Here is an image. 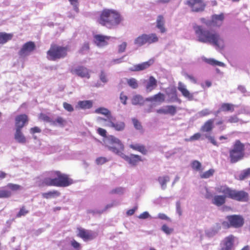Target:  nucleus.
Returning <instances> with one entry per match:
<instances>
[{
	"label": "nucleus",
	"instance_id": "cd10ccee",
	"mask_svg": "<svg viewBox=\"0 0 250 250\" xmlns=\"http://www.w3.org/2000/svg\"><path fill=\"white\" fill-rule=\"evenodd\" d=\"M130 148H132L133 150L139 151L141 152L143 155L146 154L147 152V150L146 148V146L142 144H131L129 146Z\"/></svg>",
	"mask_w": 250,
	"mask_h": 250
},
{
	"label": "nucleus",
	"instance_id": "6e6d98bb",
	"mask_svg": "<svg viewBox=\"0 0 250 250\" xmlns=\"http://www.w3.org/2000/svg\"><path fill=\"white\" fill-rule=\"evenodd\" d=\"M126 46H127V43L126 42H122L118 46V52L119 53H123V52H125L126 49Z\"/></svg>",
	"mask_w": 250,
	"mask_h": 250
},
{
	"label": "nucleus",
	"instance_id": "7c9ffc66",
	"mask_svg": "<svg viewBox=\"0 0 250 250\" xmlns=\"http://www.w3.org/2000/svg\"><path fill=\"white\" fill-rule=\"evenodd\" d=\"M77 106L83 109H90L93 106V102L90 100L80 101L78 102Z\"/></svg>",
	"mask_w": 250,
	"mask_h": 250
},
{
	"label": "nucleus",
	"instance_id": "8fccbe9b",
	"mask_svg": "<svg viewBox=\"0 0 250 250\" xmlns=\"http://www.w3.org/2000/svg\"><path fill=\"white\" fill-rule=\"evenodd\" d=\"M107 159L104 157H100L96 159V163L98 165H103L107 162Z\"/></svg>",
	"mask_w": 250,
	"mask_h": 250
},
{
	"label": "nucleus",
	"instance_id": "f3484780",
	"mask_svg": "<svg viewBox=\"0 0 250 250\" xmlns=\"http://www.w3.org/2000/svg\"><path fill=\"white\" fill-rule=\"evenodd\" d=\"M105 126L113 128L118 131H122L125 128V122L121 121H116L115 118L113 117L110 123L105 124Z\"/></svg>",
	"mask_w": 250,
	"mask_h": 250
},
{
	"label": "nucleus",
	"instance_id": "f704fd0d",
	"mask_svg": "<svg viewBox=\"0 0 250 250\" xmlns=\"http://www.w3.org/2000/svg\"><path fill=\"white\" fill-rule=\"evenodd\" d=\"M250 177V167L245 169L241 171L238 175V180L243 181Z\"/></svg>",
	"mask_w": 250,
	"mask_h": 250
},
{
	"label": "nucleus",
	"instance_id": "864d4df0",
	"mask_svg": "<svg viewBox=\"0 0 250 250\" xmlns=\"http://www.w3.org/2000/svg\"><path fill=\"white\" fill-rule=\"evenodd\" d=\"M105 116L106 117V118L99 117L98 118V119L99 120L106 122V123H110V122L111 121V120H112V118L113 117L112 116L111 114L109 115H105Z\"/></svg>",
	"mask_w": 250,
	"mask_h": 250
},
{
	"label": "nucleus",
	"instance_id": "ddd939ff",
	"mask_svg": "<svg viewBox=\"0 0 250 250\" xmlns=\"http://www.w3.org/2000/svg\"><path fill=\"white\" fill-rule=\"evenodd\" d=\"M77 230V236L82 238L84 241L93 240L97 235V234L93 231L86 229L82 228H78Z\"/></svg>",
	"mask_w": 250,
	"mask_h": 250
},
{
	"label": "nucleus",
	"instance_id": "4468645a",
	"mask_svg": "<svg viewBox=\"0 0 250 250\" xmlns=\"http://www.w3.org/2000/svg\"><path fill=\"white\" fill-rule=\"evenodd\" d=\"M36 49L34 42L32 41L25 43L18 52L19 55L21 57H25L29 55Z\"/></svg>",
	"mask_w": 250,
	"mask_h": 250
},
{
	"label": "nucleus",
	"instance_id": "5701e85b",
	"mask_svg": "<svg viewBox=\"0 0 250 250\" xmlns=\"http://www.w3.org/2000/svg\"><path fill=\"white\" fill-rule=\"evenodd\" d=\"M158 114L174 115L176 113V107L173 105H167L165 108H160L156 110Z\"/></svg>",
	"mask_w": 250,
	"mask_h": 250
},
{
	"label": "nucleus",
	"instance_id": "2f4dec72",
	"mask_svg": "<svg viewBox=\"0 0 250 250\" xmlns=\"http://www.w3.org/2000/svg\"><path fill=\"white\" fill-rule=\"evenodd\" d=\"M145 36L146 43L149 44L157 42L159 41V38L155 33L145 34Z\"/></svg>",
	"mask_w": 250,
	"mask_h": 250
},
{
	"label": "nucleus",
	"instance_id": "5fc2aeb1",
	"mask_svg": "<svg viewBox=\"0 0 250 250\" xmlns=\"http://www.w3.org/2000/svg\"><path fill=\"white\" fill-rule=\"evenodd\" d=\"M63 107L66 110L69 112H72L74 110L72 105L66 102H64L63 103Z\"/></svg>",
	"mask_w": 250,
	"mask_h": 250
},
{
	"label": "nucleus",
	"instance_id": "de8ad7c7",
	"mask_svg": "<svg viewBox=\"0 0 250 250\" xmlns=\"http://www.w3.org/2000/svg\"><path fill=\"white\" fill-rule=\"evenodd\" d=\"M89 50V44L88 42H84L80 49L79 50V53L81 54H84L85 52L88 51Z\"/></svg>",
	"mask_w": 250,
	"mask_h": 250
},
{
	"label": "nucleus",
	"instance_id": "4c0bfd02",
	"mask_svg": "<svg viewBox=\"0 0 250 250\" xmlns=\"http://www.w3.org/2000/svg\"><path fill=\"white\" fill-rule=\"evenodd\" d=\"M131 102L134 105L142 104L144 102V100L141 95H136L133 97Z\"/></svg>",
	"mask_w": 250,
	"mask_h": 250
},
{
	"label": "nucleus",
	"instance_id": "603ef678",
	"mask_svg": "<svg viewBox=\"0 0 250 250\" xmlns=\"http://www.w3.org/2000/svg\"><path fill=\"white\" fill-rule=\"evenodd\" d=\"M211 113V112L209 111V109L206 108L200 111L199 112V115L200 117H203L209 115Z\"/></svg>",
	"mask_w": 250,
	"mask_h": 250
},
{
	"label": "nucleus",
	"instance_id": "052dcab7",
	"mask_svg": "<svg viewBox=\"0 0 250 250\" xmlns=\"http://www.w3.org/2000/svg\"><path fill=\"white\" fill-rule=\"evenodd\" d=\"M120 99L121 102L124 104H126V100H127V97L125 95L123 92H121L120 94Z\"/></svg>",
	"mask_w": 250,
	"mask_h": 250
},
{
	"label": "nucleus",
	"instance_id": "393cba45",
	"mask_svg": "<svg viewBox=\"0 0 250 250\" xmlns=\"http://www.w3.org/2000/svg\"><path fill=\"white\" fill-rule=\"evenodd\" d=\"M165 21L163 16L159 15L156 20V27L160 30L161 33H164L166 31L165 27Z\"/></svg>",
	"mask_w": 250,
	"mask_h": 250
},
{
	"label": "nucleus",
	"instance_id": "6e6552de",
	"mask_svg": "<svg viewBox=\"0 0 250 250\" xmlns=\"http://www.w3.org/2000/svg\"><path fill=\"white\" fill-rule=\"evenodd\" d=\"M226 218L228 221H223L222 223L223 228L225 229L230 227L239 228L242 227L244 224V219L240 215H228Z\"/></svg>",
	"mask_w": 250,
	"mask_h": 250
},
{
	"label": "nucleus",
	"instance_id": "a211bd4d",
	"mask_svg": "<svg viewBox=\"0 0 250 250\" xmlns=\"http://www.w3.org/2000/svg\"><path fill=\"white\" fill-rule=\"evenodd\" d=\"M70 71L72 74L77 75L82 78L85 77L88 79L90 78L88 69L83 66H79L77 68H72Z\"/></svg>",
	"mask_w": 250,
	"mask_h": 250
},
{
	"label": "nucleus",
	"instance_id": "49530a36",
	"mask_svg": "<svg viewBox=\"0 0 250 250\" xmlns=\"http://www.w3.org/2000/svg\"><path fill=\"white\" fill-rule=\"evenodd\" d=\"M29 212V211L26 209L24 206H22L19 211V212L17 214L16 217L18 218H20L22 216H24L27 214Z\"/></svg>",
	"mask_w": 250,
	"mask_h": 250
},
{
	"label": "nucleus",
	"instance_id": "f03ea898",
	"mask_svg": "<svg viewBox=\"0 0 250 250\" xmlns=\"http://www.w3.org/2000/svg\"><path fill=\"white\" fill-rule=\"evenodd\" d=\"M44 175L45 177L42 184L46 186L66 187L73 183V180L68 175L62 173L60 171H48Z\"/></svg>",
	"mask_w": 250,
	"mask_h": 250
},
{
	"label": "nucleus",
	"instance_id": "9b49d317",
	"mask_svg": "<svg viewBox=\"0 0 250 250\" xmlns=\"http://www.w3.org/2000/svg\"><path fill=\"white\" fill-rule=\"evenodd\" d=\"M21 188L20 185L8 183L6 187L0 189V198H8L12 195L11 191H17Z\"/></svg>",
	"mask_w": 250,
	"mask_h": 250
},
{
	"label": "nucleus",
	"instance_id": "69168bd1",
	"mask_svg": "<svg viewBox=\"0 0 250 250\" xmlns=\"http://www.w3.org/2000/svg\"><path fill=\"white\" fill-rule=\"evenodd\" d=\"M207 138L209 140L210 143L212 144L214 146H218V144L217 142L216 141L214 137L208 136H207Z\"/></svg>",
	"mask_w": 250,
	"mask_h": 250
},
{
	"label": "nucleus",
	"instance_id": "0e129e2a",
	"mask_svg": "<svg viewBox=\"0 0 250 250\" xmlns=\"http://www.w3.org/2000/svg\"><path fill=\"white\" fill-rule=\"evenodd\" d=\"M201 136V135L200 133H196L190 137V140L194 141L199 140Z\"/></svg>",
	"mask_w": 250,
	"mask_h": 250
},
{
	"label": "nucleus",
	"instance_id": "9d476101",
	"mask_svg": "<svg viewBox=\"0 0 250 250\" xmlns=\"http://www.w3.org/2000/svg\"><path fill=\"white\" fill-rule=\"evenodd\" d=\"M225 19L224 14L221 13L219 15L214 14L211 16L210 20L202 19L203 22L208 27H220L223 23Z\"/></svg>",
	"mask_w": 250,
	"mask_h": 250
},
{
	"label": "nucleus",
	"instance_id": "3c124183",
	"mask_svg": "<svg viewBox=\"0 0 250 250\" xmlns=\"http://www.w3.org/2000/svg\"><path fill=\"white\" fill-rule=\"evenodd\" d=\"M162 230L166 234H169L173 230V229L169 228L167 225H163L162 227Z\"/></svg>",
	"mask_w": 250,
	"mask_h": 250
},
{
	"label": "nucleus",
	"instance_id": "0eeeda50",
	"mask_svg": "<svg viewBox=\"0 0 250 250\" xmlns=\"http://www.w3.org/2000/svg\"><path fill=\"white\" fill-rule=\"evenodd\" d=\"M105 144V146L109 150L119 155H120L124 149V146L121 141L113 135H110L107 137Z\"/></svg>",
	"mask_w": 250,
	"mask_h": 250
},
{
	"label": "nucleus",
	"instance_id": "a878e982",
	"mask_svg": "<svg viewBox=\"0 0 250 250\" xmlns=\"http://www.w3.org/2000/svg\"><path fill=\"white\" fill-rule=\"evenodd\" d=\"M21 129H22L16 128L14 138L19 143L25 144L26 142V139L22 133Z\"/></svg>",
	"mask_w": 250,
	"mask_h": 250
},
{
	"label": "nucleus",
	"instance_id": "338daca9",
	"mask_svg": "<svg viewBox=\"0 0 250 250\" xmlns=\"http://www.w3.org/2000/svg\"><path fill=\"white\" fill-rule=\"evenodd\" d=\"M149 213L145 211V212H144L143 213H141V214H140V215L138 217L140 219H144L147 218L149 217Z\"/></svg>",
	"mask_w": 250,
	"mask_h": 250
},
{
	"label": "nucleus",
	"instance_id": "f8f14e48",
	"mask_svg": "<svg viewBox=\"0 0 250 250\" xmlns=\"http://www.w3.org/2000/svg\"><path fill=\"white\" fill-rule=\"evenodd\" d=\"M185 3L195 12L204 11L206 7L204 0H187Z\"/></svg>",
	"mask_w": 250,
	"mask_h": 250
},
{
	"label": "nucleus",
	"instance_id": "dca6fc26",
	"mask_svg": "<svg viewBox=\"0 0 250 250\" xmlns=\"http://www.w3.org/2000/svg\"><path fill=\"white\" fill-rule=\"evenodd\" d=\"M94 42L99 47H103L108 44V41L111 37L97 34L94 36Z\"/></svg>",
	"mask_w": 250,
	"mask_h": 250
},
{
	"label": "nucleus",
	"instance_id": "f257e3e1",
	"mask_svg": "<svg viewBox=\"0 0 250 250\" xmlns=\"http://www.w3.org/2000/svg\"><path fill=\"white\" fill-rule=\"evenodd\" d=\"M194 29L199 42L208 43L216 48L224 47V40L217 32L204 29L201 26L195 27Z\"/></svg>",
	"mask_w": 250,
	"mask_h": 250
},
{
	"label": "nucleus",
	"instance_id": "b1692460",
	"mask_svg": "<svg viewBox=\"0 0 250 250\" xmlns=\"http://www.w3.org/2000/svg\"><path fill=\"white\" fill-rule=\"evenodd\" d=\"M146 90L148 93L151 92L157 86V81L153 76H150L147 81L146 82Z\"/></svg>",
	"mask_w": 250,
	"mask_h": 250
},
{
	"label": "nucleus",
	"instance_id": "774afa93",
	"mask_svg": "<svg viewBox=\"0 0 250 250\" xmlns=\"http://www.w3.org/2000/svg\"><path fill=\"white\" fill-rule=\"evenodd\" d=\"M123 190L122 188H116L112 189L110 191V193L111 194L119 193L120 192H122Z\"/></svg>",
	"mask_w": 250,
	"mask_h": 250
},
{
	"label": "nucleus",
	"instance_id": "c9c22d12",
	"mask_svg": "<svg viewBox=\"0 0 250 250\" xmlns=\"http://www.w3.org/2000/svg\"><path fill=\"white\" fill-rule=\"evenodd\" d=\"M60 194L61 193L59 191L57 190H53L42 193V196L45 199H49L55 197H58L60 195Z\"/></svg>",
	"mask_w": 250,
	"mask_h": 250
},
{
	"label": "nucleus",
	"instance_id": "13d9d810",
	"mask_svg": "<svg viewBox=\"0 0 250 250\" xmlns=\"http://www.w3.org/2000/svg\"><path fill=\"white\" fill-rule=\"evenodd\" d=\"M239 119L236 115L231 116L229 117L228 122L229 123H236L238 122Z\"/></svg>",
	"mask_w": 250,
	"mask_h": 250
},
{
	"label": "nucleus",
	"instance_id": "4d7b16f0",
	"mask_svg": "<svg viewBox=\"0 0 250 250\" xmlns=\"http://www.w3.org/2000/svg\"><path fill=\"white\" fill-rule=\"evenodd\" d=\"M71 245L74 249L79 250L81 248V245L79 243L73 239L71 241Z\"/></svg>",
	"mask_w": 250,
	"mask_h": 250
},
{
	"label": "nucleus",
	"instance_id": "aec40b11",
	"mask_svg": "<svg viewBox=\"0 0 250 250\" xmlns=\"http://www.w3.org/2000/svg\"><path fill=\"white\" fill-rule=\"evenodd\" d=\"M120 155L129 164L133 166L136 165L139 162L142 161L141 156L138 155L131 154L130 156H128L122 152Z\"/></svg>",
	"mask_w": 250,
	"mask_h": 250
},
{
	"label": "nucleus",
	"instance_id": "58836bf2",
	"mask_svg": "<svg viewBox=\"0 0 250 250\" xmlns=\"http://www.w3.org/2000/svg\"><path fill=\"white\" fill-rule=\"evenodd\" d=\"M205 61L207 63L213 66H224L225 64L223 62H219L213 59H205Z\"/></svg>",
	"mask_w": 250,
	"mask_h": 250
},
{
	"label": "nucleus",
	"instance_id": "bb28decb",
	"mask_svg": "<svg viewBox=\"0 0 250 250\" xmlns=\"http://www.w3.org/2000/svg\"><path fill=\"white\" fill-rule=\"evenodd\" d=\"M234 110V105L230 103H223L221 105L220 109L216 111V114L219 113L221 111L227 112L230 111L233 112Z\"/></svg>",
	"mask_w": 250,
	"mask_h": 250
},
{
	"label": "nucleus",
	"instance_id": "412c9836",
	"mask_svg": "<svg viewBox=\"0 0 250 250\" xmlns=\"http://www.w3.org/2000/svg\"><path fill=\"white\" fill-rule=\"evenodd\" d=\"M153 62L154 61L153 60H149L147 62L134 65L133 66L130 68V70L132 71H140L145 70L151 65Z\"/></svg>",
	"mask_w": 250,
	"mask_h": 250
},
{
	"label": "nucleus",
	"instance_id": "e2e57ef3",
	"mask_svg": "<svg viewBox=\"0 0 250 250\" xmlns=\"http://www.w3.org/2000/svg\"><path fill=\"white\" fill-rule=\"evenodd\" d=\"M100 78L101 81L104 83H105L107 82V79L106 78V75L103 71H102L101 72Z\"/></svg>",
	"mask_w": 250,
	"mask_h": 250
},
{
	"label": "nucleus",
	"instance_id": "72a5a7b5",
	"mask_svg": "<svg viewBox=\"0 0 250 250\" xmlns=\"http://www.w3.org/2000/svg\"><path fill=\"white\" fill-rule=\"evenodd\" d=\"M134 43L138 46H142L146 44L145 34H142L137 37L135 39Z\"/></svg>",
	"mask_w": 250,
	"mask_h": 250
},
{
	"label": "nucleus",
	"instance_id": "bf43d9fd",
	"mask_svg": "<svg viewBox=\"0 0 250 250\" xmlns=\"http://www.w3.org/2000/svg\"><path fill=\"white\" fill-rule=\"evenodd\" d=\"M97 133L101 136L105 137L106 136V131L102 128L99 127L97 130Z\"/></svg>",
	"mask_w": 250,
	"mask_h": 250
},
{
	"label": "nucleus",
	"instance_id": "1a4fd4ad",
	"mask_svg": "<svg viewBox=\"0 0 250 250\" xmlns=\"http://www.w3.org/2000/svg\"><path fill=\"white\" fill-rule=\"evenodd\" d=\"M226 185H219L215 188V190L218 193H222L223 195H215L213 197L211 200V203L217 207H221L224 205L226 202V199L228 198V195L223 191L225 190Z\"/></svg>",
	"mask_w": 250,
	"mask_h": 250
},
{
	"label": "nucleus",
	"instance_id": "a18cd8bd",
	"mask_svg": "<svg viewBox=\"0 0 250 250\" xmlns=\"http://www.w3.org/2000/svg\"><path fill=\"white\" fill-rule=\"evenodd\" d=\"M66 123V121L61 117H58L55 121H52L53 125H56L57 124L63 126Z\"/></svg>",
	"mask_w": 250,
	"mask_h": 250
},
{
	"label": "nucleus",
	"instance_id": "79ce46f5",
	"mask_svg": "<svg viewBox=\"0 0 250 250\" xmlns=\"http://www.w3.org/2000/svg\"><path fill=\"white\" fill-rule=\"evenodd\" d=\"M214 173L213 169H210L203 173L200 174V178L202 179H207L212 176Z\"/></svg>",
	"mask_w": 250,
	"mask_h": 250
},
{
	"label": "nucleus",
	"instance_id": "473e14b6",
	"mask_svg": "<svg viewBox=\"0 0 250 250\" xmlns=\"http://www.w3.org/2000/svg\"><path fill=\"white\" fill-rule=\"evenodd\" d=\"M13 37L12 33L0 32V44H4L11 40Z\"/></svg>",
	"mask_w": 250,
	"mask_h": 250
},
{
	"label": "nucleus",
	"instance_id": "680f3d73",
	"mask_svg": "<svg viewBox=\"0 0 250 250\" xmlns=\"http://www.w3.org/2000/svg\"><path fill=\"white\" fill-rule=\"evenodd\" d=\"M41 131V129L38 126L32 127L30 129V133L33 134L36 133H40Z\"/></svg>",
	"mask_w": 250,
	"mask_h": 250
},
{
	"label": "nucleus",
	"instance_id": "c756f323",
	"mask_svg": "<svg viewBox=\"0 0 250 250\" xmlns=\"http://www.w3.org/2000/svg\"><path fill=\"white\" fill-rule=\"evenodd\" d=\"M213 119H210L206 121L201 127V130L203 132H209L213 128Z\"/></svg>",
	"mask_w": 250,
	"mask_h": 250
},
{
	"label": "nucleus",
	"instance_id": "e433bc0d",
	"mask_svg": "<svg viewBox=\"0 0 250 250\" xmlns=\"http://www.w3.org/2000/svg\"><path fill=\"white\" fill-rule=\"evenodd\" d=\"M169 177L168 176H160L158 178V181L163 189H166L167 183L169 182Z\"/></svg>",
	"mask_w": 250,
	"mask_h": 250
},
{
	"label": "nucleus",
	"instance_id": "c85d7f7f",
	"mask_svg": "<svg viewBox=\"0 0 250 250\" xmlns=\"http://www.w3.org/2000/svg\"><path fill=\"white\" fill-rule=\"evenodd\" d=\"M146 100L150 102L163 103L165 100V96L164 94L159 92L152 97L147 98Z\"/></svg>",
	"mask_w": 250,
	"mask_h": 250
},
{
	"label": "nucleus",
	"instance_id": "423d86ee",
	"mask_svg": "<svg viewBox=\"0 0 250 250\" xmlns=\"http://www.w3.org/2000/svg\"><path fill=\"white\" fill-rule=\"evenodd\" d=\"M223 191L228 195V198L240 202H247L249 200V193L243 190H236L226 185V188Z\"/></svg>",
	"mask_w": 250,
	"mask_h": 250
},
{
	"label": "nucleus",
	"instance_id": "4be33fe9",
	"mask_svg": "<svg viewBox=\"0 0 250 250\" xmlns=\"http://www.w3.org/2000/svg\"><path fill=\"white\" fill-rule=\"evenodd\" d=\"M178 89L180 91L182 95L189 101L193 100V95L186 88V86L181 82L178 83Z\"/></svg>",
	"mask_w": 250,
	"mask_h": 250
},
{
	"label": "nucleus",
	"instance_id": "a19ab883",
	"mask_svg": "<svg viewBox=\"0 0 250 250\" xmlns=\"http://www.w3.org/2000/svg\"><path fill=\"white\" fill-rule=\"evenodd\" d=\"M95 113L104 115H109L111 114V112L108 109L102 107L97 108L95 110Z\"/></svg>",
	"mask_w": 250,
	"mask_h": 250
},
{
	"label": "nucleus",
	"instance_id": "39448f33",
	"mask_svg": "<svg viewBox=\"0 0 250 250\" xmlns=\"http://www.w3.org/2000/svg\"><path fill=\"white\" fill-rule=\"evenodd\" d=\"M68 50V46H63L52 43L50 49L47 52V58L53 61L64 58L67 56Z\"/></svg>",
	"mask_w": 250,
	"mask_h": 250
},
{
	"label": "nucleus",
	"instance_id": "7ed1b4c3",
	"mask_svg": "<svg viewBox=\"0 0 250 250\" xmlns=\"http://www.w3.org/2000/svg\"><path fill=\"white\" fill-rule=\"evenodd\" d=\"M122 21L120 14L115 10L105 9L100 15L98 22L102 25L111 29L118 25Z\"/></svg>",
	"mask_w": 250,
	"mask_h": 250
},
{
	"label": "nucleus",
	"instance_id": "37998d69",
	"mask_svg": "<svg viewBox=\"0 0 250 250\" xmlns=\"http://www.w3.org/2000/svg\"><path fill=\"white\" fill-rule=\"evenodd\" d=\"M128 85L133 89H136L138 87V81L135 78H130L127 80Z\"/></svg>",
	"mask_w": 250,
	"mask_h": 250
},
{
	"label": "nucleus",
	"instance_id": "ea45409f",
	"mask_svg": "<svg viewBox=\"0 0 250 250\" xmlns=\"http://www.w3.org/2000/svg\"><path fill=\"white\" fill-rule=\"evenodd\" d=\"M191 167L193 170L196 171H199L203 170L201 163L197 160L193 161L191 163Z\"/></svg>",
	"mask_w": 250,
	"mask_h": 250
},
{
	"label": "nucleus",
	"instance_id": "2eb2a0df",
	"mask_svg": "<svg viewBox=\"0 0 250 250\" xmlns=\"http://www.w3.org/2000/svg\"><path fill=\"white\" fill-rule=\"evenodd\" d=\"M235 237L230 234L226 237L221 243L220 250H233Z\"/></svg>",
	"mask_w": 250,
	"mask_h": 250
},
{
	"label": "nucleus",
	"instance_id": "20e7f679",
	"mask_svg": "<svg viewBox=\"0 0 250 250\" xmlns=\"http://www.w3.org/2000/svg\"><path fill=\"white\" fill-rule=\"evenodd\" d=\"M229 159L231 164L243 159L245 156V145L239 140H236L229 151Z\"/></svg>",
	"mask_w": 250,
	"mask_h": 250
},
{
	"label": "nucleus",
	"instance_id": "09e8293b",
	"mask_svg": "<svg viewBox=\"0 0 250 250\" xmlns=\"http://www.w3.org/2000/svg\"><path fill=\"white\" fill-rule=\"evenodd\" d=\"M40 118L44 122L50 123L52 124L53 120L47 115L41 113L40 115Z\"/></svg>",
	"mask_w": 250,
	"mask_h": 250
},
{
	"label": "nucleus",
	"instance_id": "6ab92c4d",
	"mask_svg": "<svg viewBox=\"0 0 250 250\" xmlns=\"http://www.w3.org/2000/svg\"><path fill=\"white\" fill-rule=\"evenodd\" d=\"M28 118L25 114H21L15 118L16 128L22 129L28 123Z\"/></svg>",
	"mask_w": 250,
	"mask_h": 250
},
{
	"label": "nucleus",
	"instance_id": "c03bdc74",
	"mask_svg": "<svg viewBox=\"0 0 250 250\" xmlns=\"http://www.w3.org/2000/svg\"><path fill=\"white\" fill-rule=\"evenodd\" d=\"M132 121L134 127L139 130H143V126L141 125V123L139 121V120L136 118H132Z\"/></svg>",
	"mask_w": 250,
	"mask_h": 250
}]
</instances>
